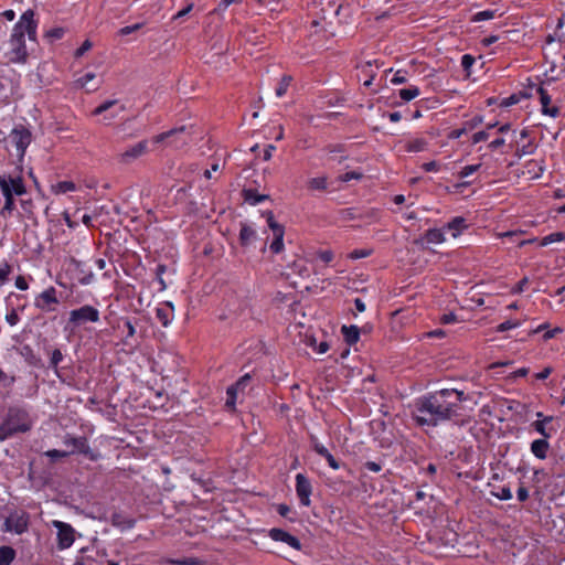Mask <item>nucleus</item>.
<instances>
[{"label": "nucleus", "instance_id": "nucleus-22", "mask_svg": "<svg viewBox=\"0 0 565 565\" xmlns=\"http://www.w3.org/2000/svg\"><path fill=\"white\" fill-rule=\"evenodd\" d=\"M490 494L499 500H510L512 498L511 489L509 486H500L490 482Z\"/></svg>", "mask_w": 565, "mask_h": 565}, {"label": "nucleus", "instance_id": "nucleus-31", "mask_svg": "<svg viewBox=\"0 0 565 565\" xmlns=\"http://www.w3.org/2000/svg\"><path fill=\"white\" fill-rule=\"evenodd\" d=\"M419 94H420V90H419V88L417 86H412V87H408V88H403L398 93L401 99H403L404 102H411L412 99H414L417 96H419Z\"/></svg>", "mask_w": 565, "mask_h": 565}, {"label": "nucleus", "instance_id": "nucleus-43", "mask_svg": "<svg viewBox=\"0 0 565 565\" xmlns=\"http://www.w3.org/2000/svg\"><path fill=\"white\" fill-rule=\"evenodd\" d=\"M70 455H71V452H68L66 450H58V449H51L45 452V456L51 458L52 460L65 458Z\"/></svg>", "mask_w": 565, "mask_h": 565}, {"label": "nucleus", "instance_id": "nucleus-10", "mask_svg": "<svg viewBox=\"0 0 565 565\" xmlns=\"http://www.w3.org/2000/svg\"><path fill=\"white\" fill-rule=\"evenodd\" d=\"M54 527L57 530V546L60 550H65L74 543V529L62 521H53Z\"/></svg>", "mask_w": 565, "mask_h": 565}, {"label": "nucleus", "instance_id": "nucleus-40", "mask_svg": "<svg viewBox=\"0 0 565 565\" xmlns=\"http://www.w3.org/2000/svg\"><path fill=\"white\" fill-rule=\"evenodd\" d=\"M249 381H250V375L249 374L243 375L242 377H239L237 380V382L235 384L231 385V392L232 391L244 390L248 385Z\"/></svg>", "mask_w": 565, "mask_h": 565}, {"label": "nucleus", "instance_id": "nucleus-11", "mask_svg": "<svg viewBox=\"0 0 565 565\" xmlns=\"http://www.w3.org/2000/svg\"><path fill=\"white\" fill-rule=\"evenodd\" d=\"M29 515L26 513H12L4 521V529L8 532L22 534L28 531Z\"/></svg>", "mask_w": 565, "mask_h": 565}, {"label": "nucleus", "instance_id": "nucleus-59", "mask_svg": "<svg viewBox=\"0 0 565 565\" xmlns=\"http://www.w3.org/2000/svg\"><path fill=\"white\" fill-rule=\"evenodd\" d=\"M19 315L17 313V311L13 309L11 310L9 313H7L6 316V320L7 322L10 324V326H15L18 322H19Z\"/></svg>", "mask_w": 565, "mask_h": 565}, {"label": "nucleus", "instance_id": "nucleus-12", "mask_svg": "<svg viewBox=\"0 0 565 565\" xmlns=\"http://www.w3.org/2000/svg\"><path fill=\"white\" fill-rule=\"evenodd\" d=\"M148 150L147 140H141L136 145L127 148L125 151L118 154V161L122 164H129L132 161L137 160L141 156H143Z\"/></svg>", "mask_w": 565, "mask_h": 565}, {"label": "nucleus", "instance_id": "nucleus-28", "mask_svg": "<svg viewBox=\"0 0 565 565\" xmlns=\"http://www.w3.org/2000/svg\"><path fill=\"white\" fill-rule=\"evenodd\" d=\"M427 142L423 138H416L413 140H409L405 145V150L408 152H420L426 149Z\"/></svg>", "mask_w": 565, "mask_h": 565}, {"label": "nucleus", "instance_id": "nucleus-35", "mask_svg": "<svg viewBox=\"0 0 565 565\" xmlns=\"http://www.w3.org/2000/svg\"><path fill=\"white\" fill-rule=\"evenodd\" d=\"M308 188L310 190H319L323 191L327 189V178L326 177H317L312 178L308 182Z\"/></svg>", "mask_w": 565, "mask_h": 565}, {"label": "nucleus", "instance_id": "nucleus-27", "mask_svg": "<svg viewBox=\"0 0 565 565\" xmlns=\"http://www.w3.org/2000/svg\"><path fill=\"white\" fill-rule=\"evenodd\" d=\"M76 190V184L73 181H60L51 186L54 194H64Z\"/></svg>", "mask_w": 565, "mask_h": 565}, {"label": "nucleus", "instance_id": "nucleus-14", "mask_svg": "<svg viewBox=\"0 0 565 565\" xmlns=\"http://www.w3.org/2000/svg\"><path fill=\"white\" fill-rule=\"evenodd\" d=\"M15 25H21V31L28 33V36L31 41L36 40V28L38 24L34 21V12L29 9L21 15L19 22Z\"/></svg>", "mask_w": 565, "mask_h": 565}, {"label": "nucleus", "instance_id": "nucleus-25", "mask_svg": "<svg viewBox=\"0 0 565 565\" xmlns=\"http://www.w3.org/2000/svg\"><path fill=\"white\" fill-rule=\"evenodd\" d=\"M244 200L252 205L260 203L264 200H267L269 196L266 194H259L256 190L245 189L243 190Z\"/></svg>", "mask_w": 565, "mask_h": 565}, {"label": "nucleus", "instance_id": "nucleus-48", "mask_svg": "<svg viewBox=\"0 0 565 565\" xmlns=\"http://www.w3.org/2000/svg\"><path fill=\"white\" fill-rule=\"evenodd\" d=\"M362 177H363L362 173L356 172V171H351V172H347L344 174H341L339 177V181H341V182H349L351 180H360Z\"/></svg>", "mask_w": 565, "mask_h": 565}, {"label": "nucleus", "instance_id": "nucleus-63", "mask_svg": "<svg viewBox=\"0 0 565 565\" xmlns=\"http://www.w3.org/2000/svg\"><path fill=\"white\" fill-rule=\"evenodd\" d=\"M529 280L527 278H523L521 279L513 288H512V292L513 294H521L525 286L527 285Z\"/></svg>", "mask_w": 565, "mask_h": 565}, {"label": "nucleus", "instance_id": "nucleus-16", "mask_svg": "<svg viewBox=\"0 0 565 565\" xmlns=\"http://www.w3.org/2000/svg\"><path fill=\"white\" fill-rule=\"evenodd\" d=\"M124 327L126 329V334L122 338V344L128 347L130 350H135L138 348L139 342L136 338V327L131 319H124Z\"/></svg>", "mask_w": 565, "mask_h": 565}, {"label": "nucleus", "instance_id": "nucleus-24", "mask_svg": "<svg viewBox=\"0 0 565 565\" xmlns=\"http://www.w3.org/2000/svg\"><path fill=\"white\" fill-rule=\"evenodd\" d=\"M468 227L467 221L462 216H456L447 224V228L454 231L452 236L457 237L465 228Z\"/></svg>", "mask_w": 565, "mask_h": 565}, {"label": "nucleus", "instance_id": "nucleus-44", "mask_svg": "<svg viewBox=\"0 0 565 565\" xmlns=\"http://www.w3.org/2000/svg\"><path fill=\"white\" fill-rule=\"evenodd\" d=\"M226 395H227V398H226V402H225V406L227 408H230V409H234L235 403H236L237 391H232L231 392V386H228L227 391H226Z\"/></svg>", "mask_w": 565, "mask_h": 565}, {"label": "nucleus", "instance_id": "nucleus-3", "mask_svg": "<svg viewBox=\"0 0 565 565\" xmlns=\"http://www.w3.org/2000/svg\"><path fill=\"white\" fill-rule=\"evenodd\" d=\"M9 43V61L12 63H24L28 58V51L21 25H14Z\"/></svg>", "mask_w": 565, "mask_h": 565}, {"label": "nucleus", "instance_id": "nucleus-60", "mask_svg": "<svg viewBox=\"0 0 565 565\" xmlns=\"http://www.w3.org/2000/svg\"><path fill=\"white\" fill-rule=\"evenodd\" d=\"M542 113L544 115H548V116L555 118L559 115V108L557 106L550 107V105H548L547 107L542 108Z\"/></svg>", "mask_w": 565, "mask_h": 565}, {"label": "nucleus", "instance_id": "nucleus-38", "mask_svg": "<svg viewBox=\"0 0 565 565\" xmlns=\"http://www.w3.org/2000/svg\"><path fill=\"white\" fill-rule=\"evenodd\" d=\"M267 224L269 228L273 231V234L285 231L284 226L275 221L274 214L271 211L266 213Z\"/></svg>", "mask_w": 565, "mask_h": 565}, {"label": "nucleus", "instance_id": "nucleus-41", "mask_svg": "<svg viewBox=\"0 0 565 565\" xmlns=\"http://www.w3.org/2000/svg\"><path fill=\"white\" fill-rule=\"evenodd\" d=\"M537 93L540 95V102H541L542 108L547 107L552 100L547 90L543 86H540L537 88Z\"/></svg>", "mask_w": 565, "mask_h": 565}, {"label": "nucleus", "instance_id": "nucleus-36", "mask_svg": "<svg viewBox=\"0 0 565 565\" xmlns=\"http://www.w3.org/2000/svg\"><path fill=\"white\" fill-rule=\"evenodd\" d=\"M565 239V233L564 232H555L552 233L541 241V246H546L548 244L555 243V242H562Z\"/></svg>", "mask_w": 565, "mask_h": 565}, {"label": "nucleus", "instance_id": "nucleus-6", "mask_svg": "<svg viewBox=\"0 0 565 565\" xmlns=\"http://www.w3.org/2000/svg\"><path fill=\"white\" fill-rule=\"evenodd\" d=\"M99 319V310L90 305H85L70 311L68 323L79 327L87 322L96 323Z\"/></svg>", "mask_w": 565, "mask_h": 565}, {"label": "nucleus", "instance_id": "nucleus-4", "mask_svg": "<svg viewBox=\"0 0 565 565\" xmlns=\"http://www.w3.org/2000/svg\"><path fill=\"white\" fill-rule=\"evenodd\" d=\"M193 126L182 125L180 127L170 129L166 132L159 134L153 138L156 143L170 139V143L177 148L189 143L192 140Z\"/></svg>", "mask_w": 565, "mask_h": 565}, {"label": "nucleus", "instance_id": "nucleus-20", "mask_svg": "<svg viewBox=\"0 0 565 565\" xmlns=\"http://www.w3.org/2000/svg\"><path fill=\"white\" fill-rule=\"evenodd\" d=\"M553 422V417L552 416H545L543 417L542 419H537L535 422L532 423V427L539 433L541 434L543 437L545 438H550L551 435H552V431L554 429H552L551 427H547V425L550 423Z\"/></svg>", "mask_w": 565, "mask_h": 565}, {"label": "nucleus", "instance_id": "nucleus-34", "mask_svg": "<svg viewBox=\"0 0 565 565\" xmlns=\"http://www.w3.org/2000/svg\"><path fill=\"white\" fill-rule=\"evenodd\" d=\"M15 207L14 195L4 196V205L0 211V215L3 217L10 216Z\"/></svg>", "mask_w": 565, "mask_h": 565}, {"label": "nucleus", "instance_id": "nucleus-64", "mask_svg": "<svg viewBox=\"0 0 565 565\" xmlns=\"http://www.w3.org/2000/svg\"><path fill=\"white\" fill-rule=\"evenodd\" d=\"M15 287L20 290H26L29 288L28 281L23 276H18L15 278Z\"/></svg>", "mask_w": 565, "mask_h": 565}, {"label": "nucleus", "instance_id": "nucleus-56", "mask_svg": "<svg viewBox=\"0 0 565 565\" xmlns=\"http://www.w3.org/2000/svg\"><path fill=\"white\" fill-rule=\"evenodd\" d=\"M371 255V250L370 249H354L351 254H350V258L352 259H359V258H364V257H367Z\"/></svg>", "mask_w": 565, "mask_h": 565}, {"label": "nucleus", "instance_id": "nucleus-46", "mask_svg": "<svg viewBox=\"0 0 565 565\" xmlns=\"http://www.w3.org/2000/svg\"><path fill=\"white\" fill-rule=\"evenodd\" d=\"M63 360V354L60 349H55L52 352L50 365L54 369H57L60 362Z\"/></svg>", "mask_w": 565, "mask_h": 565}, {"label": "nucleus", "instance_id": "nucleus-18", "mask_svg": "<svg viewBox=\"0 0 565 565\" xmlns=\"http://www.w3.org/2000/svg\"><path fill=\"white\" fill-rule=\"evenodd\" d=\"M548 449L550 444L545 437L535 439L531 444V451L537 459H545L547 457Z\"/></svg>", "mask_w": 565, "mask_h": 565}, {"label": "nucleus", "instance_id": "nucleus-51", "mask_svg": "<svg viewBox=\"0 0 565 565\" xmlns=\"http://www.w3.org/2000/svg\"><path fill=\"white\" fill-rule=\"evenodd\" d=\"M392 84L394 85H399V84H404L407 82V78H406V72L405 71H402V70H398L395 75L393 76V78L391 79Z\"/></svg>", "mask_w": 565, "mask_h": 565}, {"label": "nucleus", "instance_id": "nucleus-19", "mask_svg": "<svg viewBox=\"0 0 565 565\" xmlns=\"http://www.w3.org/2000/svg\"><path fill=\"white\" fill-rule=\"evenodd\" d=\"M256 231L252 226L246 223H241L239 244L242 246H248L256 239Z\"/></svg>", "mask_w": 565, "mask_h": 565}, {"label": "nucleus", "instance_id": "nucleus-7", "mask_svg": "<svg viewBox=\"0 0 565 565\" xmlns=\"http://www.w3.org/2000/svg\"><path fill=\"white\" fill-rule=\"evenodd\" d=\"M0 190L3 196L7 195H23L26 192L23 178L20 174H3L0 175Z\"/></svg>", "mask_w": 565, "mask_h": 565}, {"label": "nucleus", "instance_id": "nucleus-47", "mask_svg": "<svg viewBox=\"0 0 565 565\" xmlns=\"http://www.w3.org/2000/svg\"><path fill=\"white\" fill-rule=\"evenodd\" d=\"M312 440V447H313V450L320 455L321 457H326L330 451L323 446L321 445L320 443H318L317 438L312 437L311 438Z\"/></svg>", "mask_w": 565, "mask_h": 565}, {"label": "nucleus", "instance_id": "nucleus-1", "mask_svg": "<svg viewBox=\"0 0 565 565\" xmlns=\"http://www.w3.org/2000/svg\"><path fill=\"white\" fill-rule=\"evenodd\" d=\"M466 399L467 396L462 391L448 388L436 391L416 399L413 418L418 426L435 427L457 416L460 403Z\"/></svg>", "mask_w": 565, "mask_h": 565}, {"label": "nucleus", "instance_id": "nucleus-49", "mask_svg": "<svg viewBox=\"0 0 565 565\" xmlns=\"http://www.w3.org/2000/svg\"><path fill=\"white\" fill-rule=\"evenodd\" d=\"M143 26V23H136V24H132V25H127V26H124L121 28L119 31H118V34L119 35H128L132 32H136L138 30H140L141 28Z\"/></svg>", "mask_w": 565, "mask_h": 565}, {"label": "nucleus", "instance_id": "nucleus-32", "mask_svg": "<svg viewBox=\"0 0 565 565\" xmlns=\"http://www.w3.org/2000/svg\"><path fill=\"white\" fill-rule=\"evenodd\" d=\"M291 81H292V77L290 75H284L280 78L278 86L276 87V90H275L277 97H282L287 93Z\"/></svg>", "mask_w": 565, "mask_h": 565}, {"label": "nucleus", "instance_id": "nucleus-55", "mask_svg": "<svg viewBox=\"0 0 565 565\" xmlns=\"http://www.w3.org/2000/svg\"><path fill=\"white\" fill-rule=\"evenodd\" d=\"M90 49H92V42L89 40H85L83 42V44L76 50L75 56L81 57Z\"/></svg>", "mask_w": 565, "mask_h": 565}, {"label": "nucleus", "instance_id": "nucleus-30", "mask_svg": "<svg viewBox=\"0 0 565 565\" xmlns=\"http://www.w3.org/2000/svg\"><path fill=\"white\" fill-rule=\"evenodd\" d=\"M284 234L285 231L278 232L274 234V239L269 246L270 250L274 254H279L284 249Z\"/></svg>", "mask_w": 565, "mask_h": 565}, {"label": "nucleus", "instance_id": "nucleus-33", "mask_svg": "<svg viewBox=\"0 0 565 565\" xmlns=\"http://www.w3.org/2000/svg\"><path fill=\"white\" fill-rule=\"evenodd\" d=\"M95 77L96 75L94 73H86L76 81V84L82 88H86L88 92H94L97 89V86H88V84L95 79Z\"/></svg>", "mask_w": 565, "mask_h": 565}, {"label": "nucleus", "instance_id": "nucleus-58", "mask_svg": "<svg viewBox=\"0 0 565 565\" xmlns=\"http://www.w3.org/2000/svg\"><path fill=\"white\" fill-rule=\"evenodd\" d=\"M318 257L324 263H330L333 260L334 255L331 250H319Z\"/></svg>", "mask_w": 565, "mask_h": 565}, {"label": "nucleus", "instance_id": "nucleus-61", "mask_svg": "<svg viewBox=\"0 0 565 565\" xmlns=\"http://www.w3.org/2000/svg\"><path fill=\"white\" fill-rule=\"evenodd\" d=\"M489 138V134L484 130L478 131L472 136V143L484 141Z\"/></svg>", "mask_w": 565, "mask_h": 565}, {"label": "nucleus", "instance_id": "nucleus-45", "mask_svg": "<svg viewBox=\"0 0 565 565\" xmlns=\"http://www.w3.org/2000/svg\"><path fill=\"white\" fill-rule=\"evenodd\" d=\"M481 164H470V166H466L461 169V171L459 172V178H467L468 175L475 173L476 171H478L480 169Z\"/></svg>", "mask_w": 565, "mask_h": 565}, {"label": "nucleus", "instance_id": "nucleus-26", "mask_svg": "<svg viewBox=\"0 0 565 565\" xmlns=\"http://www.w3.org/2000/svg\"><path fill=\"white\" fill-rule=\"evenodd\" d=\"M17 556V552L11 546H0V565H10Z\"/></svg>", "mask_w": 565, "mask_h": 565}, {"label": "nucleus", "instance_id": "nucleus-8", "mask_svg": "<svg viewBox=\"0 0 565 565\" xmlns=\"http://www.w3.org/2000/svg\"><path fill=\"white\" fill-rule=\"evenodd\" d=\"M11 142L15 146L18 154L24 156V152L32 140L31 131L23 125L15 126L9 135Z\"/></svg>", "mask_w": 565, "mask_h": 565}, {"label": "nucleus", "instance_id": "nucleus-54", "mask_svg": "<svg viewBox=\"0 0 565 565\" xmlns=\"http://www.w3.org/2000/svg\"><path fill=\"white\" fill-rule=\"evenodd\" d=\"M166 270H167V266L163 264H159L156 268V276H157V279H158L159 284L161 285L162 289L166 288V284L162 279V275L166 273Z\"/></svg>", "mask_w": 565, "mask_h": 565}, {"label": "nucleus", "instance_id": "nucleus-29", "mask_svg": "<svg viewBox=\"0 0 565 565\" xmlns=\"http://www.w3.org/2000/svg\"><path fill=\"white\" fill-rule=\"evenodd\" d=\"M66 33V29L62 26L50 29L45 32L44 38L46 41L52 44L56 42L57 40H61L64 34Z\"/></svg>", "mask_w": 565, "mask_h": 565}, {"label": "nucleus", "instance_id": "nucleus-13", "mask_svg": "<svg viewBox=\"0 0 565 565\" xmlns=\"http://www.w3.org/2000/svg\"><path fill=\"white\" fill-rule=\"evenodd\" d=\"M296 493L300 503L305 507L310 505V495L312 493V486L310 480L302 473L296 476Z\"/></svg>", "mask_w": 565, "mask_h": 565}, {"label": "nucleus", "instance_id": "nucleus-37", "mask_svg": "<svg viewBox=\"0 0 565 565\" xmlns=\"http://www.w3.org/2000/svg\"><path fill=\"white\" fill-rule=\"evenodd\" d=\"M495 10H484L477 12L471 17V22H481L486 20H491L495 17Z\"/></svg>", "mask_w": 565, "mask_h": 565}, {"label": "nucleus", "instance_id": "nucleus-17", "mask_svg": "<svg viewBox=\"0 0 565 565\" xmlns=\"http://www.w3.org/2000/svg\"><path fill=\"white\" fill-rule=\"evenodd\" d=\"M110 522L114 526L122 531L132 529L136 524L135 519L128 518L121 512H114L111 514Z\"/></svg>", "mask_w": 565, "mask_h": 565}, {"label": "nucleus", "instance_id": "nucleus-42", "mask_svg": "<svg viewBox=\"0 0 565 565\" xmlns=\"http://www.w3.org/2000/svg\"><path fill=\"white\" fill-rule=\"evenodd\" d=\"M171 564L174 565H202L203 562L199 558L189 557V558H182V559H172L170 561Z\"/></svg>", "mask_w": 565, "mask_h": 565}, {"label": "nucleus", "instance_id": "nucleus-21", "mask_svg": "<svg viewBox=\"0 0 565 565\" xmlns=\"http://www.w3.org/2000/svg\"><path fill=\"white\" fill-rule=\"evenodd\" d=\"M341 333L349 345L355 344L360 339V329L356 326H342Z\"/></svg>", "mask_w": 565, "mask_h": 565}, {"label": "nucleus", "instance_id": "nucleus-62", "mask_svg": "<svg viewBox=\"0 0 565 565\" xmlns=\"http://www.w3.org/2000/svg\"><path fill=\"white\" fill-rule=\"evenodd\" d=\"M364 467L372 472H380L382 470V465L375 461H366Z\"/></svg>", "mask_w": 565, "mask_h": 565}, {"label": "nucleus", "instance_id": "nucleus-57", "mask_svg": "<svg viewBox=\"0 0 565 565\" xmlns=\"http://www.w3.org/2000/svg\"><path fill=\"white\" fill-rule=\"evenodd\" d=\"M116 103H117L116 100H107V102L103 103L102 105H99L98 107L95 108L94 115H99V114L108 110Z\"/></svg>", "mask_w": 565, "mask_h": 565}, {"label": "nucleus", "instance_id": "nucleus-52", "mask_svg": "<svg viewBox=\"0 0 565 565\" xmlns=\"http://www.w3.org/2000/svg\"><path fill=\"white\" fill-rule=\"evenodd\" d=\"M519 322L518 321H511V320H507L502 323H500L498 327H497V331L498 332H504V331H508L510 329H513V328H516L519 327Z\"/></svg>", "mask_w": 565, "mask_h": 565}, {"label": "nucleus", "instance_id": "nucleus-23", "mask_svg": "<svg viewBox=\"0 0 565 565\" xmlns=\"http://www.w3.org/2000/svg\"><path fill=\"white\" fill-rule=\"evenodd\" d=\"M422 239L428 244H441L445 242V235L444 232L439 228H430L426 231Z\"/></svg>", "mask_w": 565, "mask_h": 565}, {"label": "nucleus", "instance_id": "nucleus-2", "mask_svg": "<svg viewBox=\"0 0 565 565\" xmlns=\"http://www.w3.org/2000/svg\"><path fill=\"white\" fill-rule=\"evenodd\" d=\"M31 428L32 419L29 412L19 405L9 406L0 424V441H4L17 434H24Z\"/></svg>", "mask_w": 565, "mask_h": 565}, {"label": "nucleus", "instance_id": "nucleus-39", "mask_svg": "<svg viewBox=\"0 0 565 565\" xmlns=\"http://www.w3.org/2000/svg\"><path fill=\"white\" fill-rule=\"evenodd\" d=\"M169 316V310L167 308H158L156 310V317L162 323L163 327H167L170 323Z\"/></svg>", "mask_w": 565, "mask_h": 565}, {"label": "nucleus", "instance_id": "nucleus-50", "mask_svg": "<svg viewBox=\"0 0 565 565\" xmlns=\"http://www.w3.org/2000/svg\"><path fill=\"white\" fill-rule=\"evenodd\" d=\"M475 62H476L475 57L472 55H470V54H465L461 57V66L468 73L470 72V68L475 64Z\"/></svg>", "mask_w": 565, "mask_h": 565}, {"label": "nucleus", "instance_id": "nucleus-9", "mask_svg": "<svg viewBox=\"0 0 565 565\" xmlns=\"http://www.w3.org/2000/svg\"><path fill=\"white\" fill-rule=\"evenodd\" d=\"M55 287L51 286L43 290L40 295H38L34 299L35 308L42 311H54L55 306L58 305V299L56 297Z\"/></svg>", "mask_w": 565, "mask_h": 565}, {"label": "nucleus", "instance_id": "nucleus-5", "mask_svg": "<svg viewBox=\"0 0 565 565\" xmlns=\"http://www.w3.org/2000/svg\"><path fill=\"white\" fill-rule=\"evenodd\" d=\"M63 444L66 447L72 448L68 451V452H71V455L81 454V455H84L86 458H88L92 461H97L100 458V454L97 451H94L89 447L88 440L85 436L75 437L71 434H66L63 439Z\"/></svg>", "mask_w": 565, "mask_h": 565}, {"label": "nucleus", "instance_id": "nucleus-15", "mask_svg": "<svg viewBox=\"0 0 565 565\" xmlns=\"http://www.w3.org/2000/svg\"><path fill=\"white\" fill-rule=\"evenodd\" d=\"M269 537L277 542H284L297 551L301 550L300 541L296 536L289 534L288 532L281 530V529H276V527L271 529L269 531Z\"/></svg>", "mask_w": 565, "mask_h": 565}, {"label": "nucleus", "instance_id": "nucleus-53", "mask_svg": "<svg viewBox=\"0 0 565 565\" xmlns=\"http://www.w3.org/2000/svg\"><path fill=\"white\" fill-rule=\"evenodd\" d=\"M482 120V116H475L473 118L465 122V127L467 128V130H472L479 125H481Z\"/></svg>", "mask_w": 565, "mask_h": 565}]
</instances>
